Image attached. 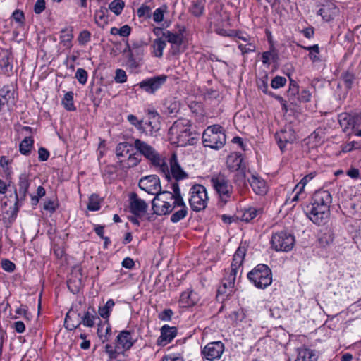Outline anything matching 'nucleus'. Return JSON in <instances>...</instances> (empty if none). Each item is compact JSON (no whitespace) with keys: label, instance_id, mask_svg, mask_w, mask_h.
Returning a JSON list of instances; mask_svg holds the SVG:
<instances>
[{"label":"nucleus","instance_id":"24","mask_svg":"<svg viewBox=\"0 0 361 361\" xmlns=\"http://www.w3.org/2000/svg\"><path fill=\"white\" fill-rule=\"evenodd\" d=\"M295 138L294 132L291 129L281 130L275 135V139L281 151L283 150L286 143L293 142Z\"/></svg>","mask_w":361,"mask_h":361},{"label":"nucleus","instance_id":"47","mask_svg":"<svg viewBox=\"0 0 361 361\" xmlns=\"http://www.w3.org/2000/svg\"><path fill=\"white\" fill-rule=\"evenodd\" d=\"M168 7L166 5H162L161 7L157 8L152 15L153 20L159 23L164 20V14L167 12Z\"/></svg>","mask_w":361,"mask_h":361},{"label":"nucleus","instance_id":"61","mask_svg":"<svg viewBox=\"0 0 361 361\" xmlns=\"http://www.w3.org/2000/svg\"><path fill=\"white\" fill-rule=\"evenodd\" d=\"M127 119L130 122V124L135 126L140 130H143L142 121L138 120L135 116H134L133 114H129L127 117Z\"/></svg>","mask_w":361,"mask_h":361},{"label":"nucleus","instance_id":"21","mask_svg":"<svg viewBox=\"0 0 361 361\" xmlns=\"http://www.w3.org/2000/svg\"><path fill=\"white\" fill-rule=\"evenodd\" d=\"M130 200V209L134 215L140 216L146 213L147 204L136 193H132Z\"/></svg>","mask_w":361,"mask_h":361},{"label":"nucleus","instance_id":"17","mask_svg":"<svg viewBox=\"0 0 361 361\" xmlns=\"http://www.w3.org/2000/svg\"><path fill=\"white\" fill-rule=\"evenodd\" d=\"M224 351V345L221 341L211 342L202 350V356L209 361L219 360Z\"/></svg>","mask_w":361,"mask_h":361},{"label":"nucleus","instance_id":"8","mask_svg":"<svg viewBox=\"0 0 361 361\" xmlns=\"http://www.w3.org/2000/svg\"><path fill=\"white\" fill-rule=\"evenodd\" d=\"M226 135L223 128L219 125L209 126L202 134V142L205 147L219 149L226 143Z\"/></svg>","mask_w":361,"mask_h":361},{"label":"nucleus","instance_id":"10","mask_svg":"<svg viewBox=\"0 0 361 361\" xmlns=\"http://www.w3.org/2000/svg\"><path fill=\"white\" fill-rule=\"evenodd\" d=\"M247 279L255 287L264 289L271 285V269L267 265L259 264L247 274Z\"/></svg>","mask_w":361,"mask_h":361},{"label":"nucleus","instance_id":"57","mask_svg":"<svg viewBox=\"0 0 361 361\" xmlns=\"http://www.w3.org/2000/svg\"><path fill=\"white\" fill-rule=\"evenodd\" d=\"M59 207L57 201L54 200H48L44 204V209L53 214Z\"/></svg>","mask_w":361,"mask_h":361},{"label":"nucleus","instance_id":"12","mask_svg":"<svg viewBox=\"0 0 361 361\" xmlns=\"http://www.w3.org/2000/svg\"><path fill=\"white\" fill-rule=\"evenodd\" d=\"M295 237L286 231L275 233L272 236V247L276 251L288 252L295 245Z\"/></svg>","mask_w":361,"mask_h":361},{"label":"nucleus","instance_id":"25","mask_svg":"<svg viewBox=\"0 0 361 361\" xmlns=\"http://www.w3.org/2000/svg\"><path fill=\"white\" fill-rule=\"evenodd\" d=\"M289 94L290 96H295L296 94H298V100L300 102L304 103L310 102L312 97V94L309 90H302L299 92V86L295 81L291 79L290 81Z\"/></svg>","mask_w":361,"mask_h":361},{"label":"nucleus","instance_id":"56","mask_svg":"<svg viewBox=\"0 0 361 361\" xmlns=\"http://www.w3.org/2000/svg\"><path fill=\"white\" fill-rule=\"evenodd\" d=\"M287 80L285 77L276 75L272 78V88L278 89L286 84Z\"/></svg>","mask_w":361,"mask_h":361},{"label":"nucleus","instance_id":"4","mask_svg":"<svg viewBox=\"0 0 361 361\" xmlns=\"http://www.w3.org/2000/svg\"><path fill=\"white\" fill-rule=\"evenodd\" d=\"M134 147L140 155L144 156L157 171L169 176V166L164 158L150 145L140 139L134 141Z\"/></svg>","mask_w":361,"mask_h":361},{"label":"nucleus","instance_id":"36","mask_svg":"<svg viewBox=\"0 0 361 361\" xmlns=\"http://www.w3.org/2000/svg\"><path fill=\"white\" fill-rule=\"evenodd\" d=\"M196 293L192 290L182 293L179 302L183 307H189L196 303Z\"/></svg>","mask_w":361,"mask_h":361},{"label":"nucleus","instance_id":"53","mask_svg":"<svg viewBox=\"0 0 361 361\" xmlns=\"http://www.w3.org/2000/svg\"><path fill=\"white\" fill-rule=\"evenodd\" d=\"M94 19L97 24L104 26L108 23V17L105 16L102 9L97 11L94 15Z\"/></svg>","mask_w":361,"mask_h":361},{"label":"nucleus","instance_id":"63","mask_svg":"<svg viewBox=\"0 0 361 361\" xmlns=\"http://www.w3.org/2000/svg\"><path fill=\"white\" fill-rule=\"evenodd\" d=\"M256 215H257V210L255 209L250 208L244 212V214L242 216V219L243 221H245L247 222V221H250V220L253 219L254 218H255Z\"/></svg>","mask_w":361,"mask_h":361},{"label":"nucleus","instance_id":"7","mask_svg":"<svg viewBox=\"0 0 361 361\" xmlns=\"http://www.w3.org/2000/svg\"><path fill=\"white\" fill-rule=\"evenodd\" d=\"M211 185L219 196V201L225 204L231 200L233 187L228 178L223 173H213L210 177Z\"/></svg>","mask_w":361,"mask_h":361},{"label":"nucleus","instance_id":"52","mask_svg":"<svg viewBox=\"0 0 361 361\" xmlns=\"http://www.w3.org/2000/svg\"><path fill=\"white\" fill-rule=\"evenodd\" d=\"M302 48L310 51L309 56L312 61H317L319 60L318 56L319 51L317 44L310 47H302Z\"/></svg>","mask_w":361,"mask_h":361},{"label":"nucleus","instance_id":"60","mask_svg":"<svg viewBox=\"0 0 361 361\" xmlns=\"http://www.w3.org/2000/svg\"><path fill=\"white\" fill-rule=\"evenodd\" d=\"M90 32L87 30H83L80 33L78 40L80 44L85 45L90 40Z\"/></svg>","mask_w":361,"mask_h":361},{"label":"nucleus","instance_id":"41","mask_svg":"<svg viewBox=\"0 0 361 361\" xmlns=\"http://www.w3.org/2000/svg\"><path fill=\"white\" fill-rule=\"evenodd\" d=\"M163 37L171 44L180 45L183 42V37L180 34L173 33L169 30L163 32Z\"/></svg>","mask_w":361,"mask_h":361},{"label":"nucleus","instance_id":"28","mask_svg":"<svg viewBox=\"0 0 361 361\" xmlns=\"http://www.w3.org/2000/svg\"><path fill=\"white\" fill-rule=\"evenodd\" d=\"M0 68L4 74H9L13 70V57L7 51L0 54Z\"/></svg>","mask_w":361,"mask_h":361},{"label":"nucleus","instance_id":"46","mask_svg":"<svg viewBox=\"0 0 361 361\" xmlns=\"http://www.w3.org/2000/svg\"><path fill=\"white\" fill-rule=\"evenodd\" d=\"M317 175V172L312 171L304 176L295 185V190L299 189V192H303L305 185L312 180Z\"/></svg>","mask_w":361,"mask_h":361},{"label":"nucleus","instance_id":"5","mask_svg":"<svg viewBox=\"0 0 361 361\" xmlns=\"http://www.w3.org/2000/svg\"><path fill=\"white\" fill-rule=\"evenodd\" d=\"M97 319H99V317L92 307H90L85 311L82 316H80V313L70 310L66 315L64 326L69 331L77 329L80 324L92 328L94 326Z\"/></svg>","mask_w":361,"mask_h":361},{"label":"nucleus","instance_id":"62","mask_svg":"<svg viewBox=\"0 0 361 361\" xmlns=\"http://www.w3.org/2000/svg\"><path fill=\"white\" fill-rule=\"evenodd\" d=\"M151 8L149 6L147 5H142L138 9H137V16L139 17H147L149 18L151 16Z\"/></svg>","mask_w":361,"mask_h":361},{"label":"nucleus","instance_id":"3","mask_svg":"<svg viewBox=\"0 0 361 361\" xmlns=\"http://www.w3.org/2000/svg\"><path fill=\"white\" fill-rule=\"evenodd\" d=\"M190 127L189 120L182 118L175 121L169 130L171 142L178 147L194 145L197 139L192 136Z\"/></svg>","mask_w":361,"mask_h":361},{"label":"nucleus","instance_id":"33","mask_svg":"<svg viewBox=\"0 0 361 361\" xmlns=\"http://www.w3.org/2000/svg\"><path fill=\"white\" fill-rule=\"evenodd\" d=\"M177 329L176 327H171L168 325H164L161 329V336L159 339L164 344L171 342L176 336Z\"/></svg>","mask_w":361,"mask_h":361},{"label":"nucleus","instance_id":"55","mask_svg":"<svg viewBox=\"0 0 361 361\" xmlns=\"http://www.w3.org/2000/svg\"><path fill=\"white\" fill-rule=\"evenodd\" d=\"M75 78L80 84L85 85L87 80V72L84 68H79L76 71Z\"/></svg>","mask_w":361,"mask_h":361},{"label":"nucleus","instance_id":"1","mask_svg":"<svg viewBox=\"0 0 361 361\" xmlns=\"http://www.w3.org/2000/svg\"><path fill=\"white\" fill-rule=\"evenodd\" d=\"M332 197L327 190L316 191L312 197L311 206L307 207V216L314 224H325L330 216V205Z\"/></svg>","mask_w":361,"mask_h":361},{"label":"nucleus","instance_id":"48","mask_svg":"<svg viewBox=\"0 0 361 361\" xmlns=\"http://www.w3.org/2000/svg\"><path fill=\"white\" fill-rule=\"evenodd\" d=\"M125 6V3L123 0H114L109 5V8L116 16H118L121 13L123 8Z\"/></svg>","mask_w":361,"mask_h":361},{"label":"nucleus","instance_id":"20","mask_svg":"<svg viewBox=\"0 0 361 361\" xmlns=\"http://www.w3.org/2000/svg\"><path fill=\"white\" fill-rule=\"evenodd\" d=\"M339 13V8L331 1H325L317 11V13L326 21L333 20Z\"/></svg>","mask_w":361,"mask_h":361},{"label":"nucleus","instance_id":"31","mask_svg":"<svg viewBox=\"0 0 361 361\" xmlns=\"http://www.w3.org/2000/svg\"><path fill=\"white\" fill-rule=\"evenodd\" d=\"M97 334L100 341L104 343L110 341L111 336V326L108 321L98 325Z\"/></svg>","mask_w":361,"mask_h":361},{"label":"nucleus","instance_id":"13","mask_svg":"<svg viewBox=\"0 0 361 361\" xmlns=\"http://www.w3.org/2000/svg\"><path fill=\"white\" fill-rule=\"evenodd\" d=\"M168 76L164 74L147 78L137 84L144 92L154 94L166 83Z\"/></svg>","mask_w":361,"mask_h":361},{"label":"nucleus","instance_id":"32","mask_svg":"<svg viewBox=\"0 0 361 361\" xmlns=\"http://www.w3.org/2000/svg\"><path fill=\"white\" fill-rule=\"evenodd\" d=\"M245 247L244 246L240 245L233 257V260L230 269H234L235 270L239 271V269L243 264L244 257L245 256Z\"/></svg>","mask_w":361,"mask_h":361},{"label":"nucleus","instance_id":"44","mask_svg":"<svg viewBox=\"0 0 361 361\" xmlns=\"http://www.w3.org/2000/svg\"><path fill=\"white\" fill-rule=\"evenodd\" d=\"M204 4L201 0H197L192 1L191 7L190 8V12L196 17H200L203 14L204 12Z\"/></svg>","mask_w":361,"mask_h":361},{"label":"nucleus","instance_id":"30","mask_svg":"<svg viewBox=\"0 0 361 361\" xmlns=\"http://www.w3.org/2000/svg\"><path fill=\"white\" fill-rule=\"evenodd\" d=\"M180 102L176 98H168L163 104L164 112L169 116L176 115L180 109Z\"/></svg>","mask_w":361,"mask_h":361},{"label":"nucleus","instance_id":"26","mask_svg":"<svg viewBox=\"0 0 361 361\" xmlns=\"http://www.w3.org/2000/svg\"><path fill=\"white\" fill-rule=\"evenodd\" d=\"M188 207L183 200H178L174 207L173 213L171 216V221L173 223H177L183 219L188 214Z\"/></svg>","mask_w":361,"mask_h":361},{"label":"nucleus","instance_id":"34","mask_svg":"<svg viewBox=\"0 0 361 361\" xmlns=\"http://www.w3.org/2000/svg\"><path fill=\"white\" fill-rule=\"evenodd\" d=\"M141 161L140 154L130 153L126 160H120L119 166L122 169H128L137 166Z\"/></svg>","mask_w":361,"mask_h":361},{"label":"nucleus","instance_id":"23","mask_svg":"<svg viewBox=\"0 0 361 361\" xmlns=\"http://www.w3.org/2000/svg\"><path fill=\"white\" fill-rule=\"evenodd\" d=\"M14 87L12 85H6L0 90V111L10 102L14 103Z\"/></svg>","mask_w":361,"mask_h":361},{"label":"nucleus","instance_id":"19","mask_svg":"<svg viewBox=\"0 0 361 361\" xmlns=\"http://www.w3.org/2000/svg\"><path fill=\"white\" fill-rule=\"evenodd\" d=\"M243 157L239 152L231 153L228 156L226 159V165L231 171H238L242 178H245V166L243 165Z\"/></svg>","mask_w":361,"mask_h":361},{"label":"nucleus","instance_id":"40","mask_svg":"<svg viewBox=\"0 0 361 361\" xmlns=\"http://www.w3.org/2000/svg\"><path fill=\"white\" fill-rule=\"evenodd\" d=\"M34 140L32 137H25L20 143L19 151L23 155H28L33 147Z\"/></svg>","mask_w":361,"mask_h":361},{"label":"nucleus","instance_id":"59","mask_svg":"<svg viewBox=\"0 0 361 361\" xmlns=\"http://www.w3.org/2000/svg\"><path fill=\"white\" fill-rule=\"evenodd\" d=\"M12 18L13 20L19 23L20 25H23L25 23V15L24 13L20 10H16L13 14Z\"/></svg>","mask_w":361,"mask_h":361},{"label":"nucleus","instance_id":"45","mask_svg":"<svg viewBox=\"0 0 361 361\" xmlns=\"http://www.w3.org/2000/svg\"><path fill=\"white\" fill-rule=\"evenodd\" d=\"M114 305V301L112 299H109L104 306L99 307L98 312L99 315L104 319L109 318L110 312L111 311Z\"/></svg>","mask_w":361,"mask_h":361},{"label":"nucleus","instance_id":"29","mask_svg":"<svg viewBox=\"0 0 361 361\" xmlns=\"http://www.w3.org/2000/svg\"><path fill=\"white\" fill-rule=\"evenodd\" d=\"M293 361H317V355L312 350L305 348H298L297 357Z\"/></svg>","mask_w":361,"mask_h":361},{"label":"nucleus","instance_id":"11","mask_svg":"<svg viewBox=\"0 0 361 361\" xmlns=\"http://www.w3.org/2000/svg\"><path fill=\"white\" fill-rule=\"evenodd\" d=\"M190 197L189 203L192 210L200 212L207 205L208 197L204 186L196 184L190 190Z\"/></svg>","mask_w":361,"mask_h":361},{"label":"nucleus","instance_id":"42","mask_svg":"<svg viewBox=\"0 0 361 361\" xmlns=\"http://www.w3.org/2000/svg\"><path fill=\"white\" fill-rule=\"evenodd\" d=\"M73 92L70 91L65 94L62 99V104L67 111H73L76 110L73 102Z\"/></svg>","mask_w":361,"mask_h":361},{"label":"nucleus","instance_id":"37","mask_svg":"<svg viewBox=\"0 0 361 361\" xmlns=\"http://www.w3.org/2000/svg\"><path fill=\"white\" fill-rule=\"evenodd\" d=\"M334 239V235L329 228H325L322 231L319 235V243L322 247H326L333 243Z\"/></svg>","mask_w":361,"mask_h":361},{"label":"nucleus","instance_id":"49","mask_svg":"<svg viewBox=\"0 0 361 361\" xmlns=\"http://www.w3.org/2000/svg\"><path fill=\"white\" fill-rule=\"evenodd\" d=\"M268 80H269V77H268L267 73H265L264 75H262L261 77H259L257 80V84L258 88L259 90H261L265 94H269Z\"/></svg>","mask_w":361,"mask_h":361},{"label":"nucleus","instance_id":"35","mask_svg":"<svg viewBox=\"0 0 361 361\" xmlns=\"http://www.w3.org/2000/svg\"><path fill=\"white\" fill-rule=\"evenodd\" d=\"M249 181L252 190L256 194L263 195L267 193V186L264 180L252 176L251 180Z\"/></svg>","mask_w":361,"mask_h":361},{"label":"nucleus","instance_id":"15","mask_svg":"<svg viewBox=\"0 0 361 361\" xmlns=\"http://www.w3.org/2000/svg\"><path fill=\"white\" fill-rule=\"evenodd\" d=\"M239 271L234 269H228L225 270L224 277L222 279V285L219 288L218 295H229L234 291V285L236 276Z\"/></svg>","mask_w":361,"mask_h":361},{"label":"nucleus","instance_id":"58","mask_svg":"<svg viewBox=\"0 0 361 361\" xmlns=\"http://www.w3.org/2000/svg\"><path fill=\"white\" fill-rule=\"evenodd\" d=\"M114 80L117 83H124L127 81V75L124 70L123 69H116V75L114 77Z\"/></svg>","mask_w":361,"mask_h":361},{"label":"nucleus","instance_id":"6","mask_svg":"<svg viewBox=\"0 0 361 361\" xmlns=\"http://www.w3.org/2000/svg\"><path fill=\"white\" fill-rule=\"evenodd\" d=\"M133 331L123 330L117 335L115 345H105L104 351L111 360L117 358L120 354H123L133 346L136 339L133 338Z\"/></svg>","mask_w":361,"mask_h":361},{"label":"nucleus","instance_id":"39","mask_svg":"<svg viewBox=\"0 0 361 361\" xmlns=\"http://www.w3.org/2000/svg\"><path fill=\"white\" fill-rule=\"evenodd\" d=\"M133 150V145L127 142H120L116 147V154L118 158L129 155Z\"/></svg>","mask_w":361,"mask_h":361},{"label":"nucleus","instance_id":"22","mask_svg":"<svg viewBox=\"0 0 361 361\" xmlns=\"http://www.w3.org/2000/svg\"><path fill=\"white\" fill-rule=\"evenodd\" d=\"M83 278L82 269L80 266H75L71 272V278L68 281V287L73 293L78 292Z\"/></svg>","mask_w":361,"mask_h":361},{"label":"nucleus","instance_id":"18","mask_svg":"<svg viewBox=\"0 0 361 361\" xmlns=\"http://www.w3.org/2000/svg\"><path fill=\"white\" fill-rule=\"evenodd\" d=\"M169 164H170V169H169V175H171L172 177L176 180H183L186 178H188V173L182 169L178 160L176 154L173 153L170 159H169ZM166 178L168 180L170 179V176L169 177H166L165 175H164Z\"/></svg>","mask_w":361,"mask_h":361},{"label":"nucleus","instance_id":"54","mask_svg":"<svg viewBox=\"0 0 361 361\" xmlns=\"http://www.w3.org/2000/svg\"><path fill=\"white\" fill-rule=\"evenodd\" d=\"M238 48L244 54L255 51L256 47L253 42L250 41L246 42L245 44L239 43Z\"/></svg>","mask_w":361,"mask_h":361},{"label":"nucleus","instance_id":"50","mask_svg":"<svg viewBox=\"0 0 361 361\" xmlns=\"http://www.w3.org/2000/svg\"><path fill=\"white\" fill-rule=\"evenodd\" d=\"M87 209L90 211H98L100 209V202L98 195H92L90 197Z\"/></svg>","mask_w":361,"mask_h":361},{"label":"nucleus","instance_id":"51","mask_svg":"<svg viewBox=\"0 0 361 361\" xmlns=\"http://www.w3.org/2000/svg\"><path fill=\"white\" fill-rule=\"evenodd\" d=\"M73 38V35L72 34L71 30L65 29L61 31V35L60 36V39H61V43H63V46L69 47Z\"/></svg>","mask_w":361,"mask_h":361},{"label":"nucleus","instance_id":"2","mask_svg":"<svg viewBox=\"0 0 361 361\" xmlns=\"http://www.w3.org/2000/svg\"><path fill=\"white\" fill-rule=\"evenodd\" d=\"M31 181L29 175L26 173H23L19 176L18 183L14 188V204L10 207L9 211H3L2 220L4 223L7 221L11 223L14 221L19 208L25 200Z\"/></svg>","mask_w":361,"mask_h":361},{"label":"nucleus","instance_id":"64","mask_svg":"<svg viewBox=\"0 0 361 361\" xmlns=\"http://www.w3.org/2000/svg\"><path fill=\"white\" fill-rule=\"evenodd\" d=\"M1 267L8 272H13L16 269V265L8 259H3L1 261Z\"/></svg>","mask_w":361,"mask_h":361},{"label":"nucleus","instance_id":"27","mask_svg":"<svg viewBox=\"0 0 361 361\" xmlns=\"http://www.w3.org/2000/svg\"><path fill=\"white\" fill-rule=\"evenodd\" d=\"M360 116L354 117L348 114L343 113L338 116V121L344 132L348 130H354L356 122L359 120Z\"/></svg>","mask_w":361,"mask_h":361},{"label":"nucleus","instance_id":"9","mask_svg":"<svg viewBox=\"0 0 361 361\" xmlns=\"http://www.w3.org/2000/svg\"><path fill=\"white\" fill-rule=\"evenodd\" d=\"M178 200L174 199L172 192H161L153 199L152 204L154 213L157 215H166L174 210Z\"/></svg>","mask_w":361,"mask_h":361},{"label":"nucleus","instance_id":"38","mask_svg":"<svg viewBox=\"0 0 361 361\" xmlns=\"http://www.w3.org/2000/svg\"><path fill=\"white\" fill-rule=\"evenodd\" d=\"M166 46V42L161 38L154 39L152 44V53L153 56L157 58H161L163 56V51Z\"/></svg>","mask_w":361,"mask_h":361},{"label":"nucleus","instance_id":"43","mask_svg":"<svg viewBox=\"0 0 361 361\" xmlns=\"http://www.w3.org/2000/svg\"><path fill=\"white\" fill-rule=\"evenodd\" d=\"M341 78L345 87L348 90L351 89L355 80V75L353 72L350 70H347L342 73Z\"/></svg>","mask_w":361,"mask_h":361},{"label":"nucleus","instance_id":"16","mask_svg":"<svg viewBox=\"0 0 361 361\" xmlns=\"http://www.w3.org/2000/svg\"><path fill=\"white\" fill-rule=\"evenodd\" d=\"M139 187L149 194L156 196L161 192L160 180L156 175L147 176L139 181Z\"/></svg>","mask_w":361,"mask_h":361},{"label":"nucleus","instance_id":"14","mask_svg":"<svg viewBox=\"0 0 361 361\" xmlns=\"http://www.w3.org/2000/svg\"><path fill=\"white\" fill-rule=\"evenodd\" d=\"M126 47L123 51L124 53L128 52V63L131 66H138L139 61L142 59L144 54V42L137 41L130 44L126 42Z\"/></svg>","mask_w":361,"mask_h":361}]
</instances>
